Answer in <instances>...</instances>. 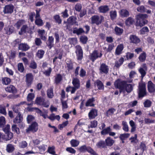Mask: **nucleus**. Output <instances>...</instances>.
I'll list each match as a JSON object with an SVG mask.
<instances>
[{
    "mask_svg": "<svg viewBox=\"0 0 155 155\" xmlns=\"http://www.w3.org/2000/svg\"><path fill=\"white\" fill-rule=\"evenodd\" d=\"M25 21L24 20H19L18 22L15 24V26L18 29H19L20 26L24 24Z\"/></svg>",
    "mask_w": 155,
    "mask_h": 155,
    "instance_id": "c9c22d12",
    "label": "nucleus"
},
{
    "mask_svg": "<svg viewBox=\"0 0 155 155\" xmlns=\"http://www.w3.org/2000/svg\"><path fill=\"white\" fill-rule=\"evenodd\" d=\"M38 128V127L37 123L35 122L29 126L26 129V131L27 133H28L30 131L34 132L37 131Z\"/></svg>",
    "mask_w": 155,
    "mask_h": 155,
    "instance_id": "39448f33",
    "label": "nucleus"
},
{
    "mask_svg": "<svg viewBox=\"0 0 155 155\" xmlns=\"http://www.w3.org/2000/svg\"><path fill=\"white\" fill-rule=\"evenodd\" d=\"M28 45L25 44H21L19 45V49L22 51H26L29 49Z\"/></svg>",
    "mask_w": 155,
    "mask_h": 155,
    "instance_id": "a878e982",
    "label": "nucleus"
},
{
    "mask_svg": "<svg viewBox=\"0 0 155 155\" xmlns=\"http://www.w3.org/2000/svg\"><path fill=\"white\" fill-rule=\"evenodd\" d=\"M94 101V98L89 99L87 101L85 104V106L87 107L94 106V104L93 103Z\"/></svg>",
    "mask_w": 155,
    "mask_h": 155,
    "instance_id": "bb28decb",
    "label": "nucleus"
},
{
    "mask_svg": "<svg viewBox=\"0 0 155 155\" xmlns=\"http://www.w3.org/2000/svg\"><path fill=\"white\" fill-rule=\"evenodd\" d=\"M102 54L101 52L95 51L93 53L91 54L90 55V58L91 60L93 61H94L98 58H100L101 57Z\"/></svg>",
    "mask_w": 155,
    "mask_h": 155,
    "instance_id": "20e7f679",
    "label": "nucleus"
},
{
    "mask_svg": "<svg viewBox=\"0 0 155 155\" xmlns=\"http://www.w3.org/2000/svg\"><path fill=\"white\" fill-rule=\"evenodd\" d=\"M23 120V117L21 113H18L17 116L14 119L13 122L15 124L21 123Z\"/></svg>",
    "mask_w": 155,
    "mask_h": 155,
    "instance_id": "4468645a",
    "label": "nucleus"
},
{
    "mask_svg": "<svg viewBox=\"0 0 155 155\" xmlns=\"http://www.w3.org/2000/svg\"><path fill=\"white\" fill-rule=\"evenodd\" d=\"M2 83L3 84L7 85L9 84L11 81V79L5 77L2 79Z\"/></svg>",
    "mask_w": 155,
    "mask_h": 155,
    "instance_id": "e433bc0d",
    "label": "nucleus"
},
{
    "mask_svg": "<svg viewBox=\"0 0 155 155\" xmlns=\"http://www.w3.org/2000/svg\"><path fill=\"white\" fill-rule=\"evenodd\" d=\"M152 104V102L148 99L146 100L143 102V104L145 107H150Z\"/></svg>",
    "mask_w": 155,
    "mask_h": 155,
    "instance_id": "4c0bfd02",
    "label": "nucleus"
},
{
    "mask_svg": "<svg viewBox=\"0 0 155 155\" xmlns=\"http://www.w3.org/2000/svg\"><path fill=\"white\" fill-rule=\"evenodd\" d=\"M122 124L123 126L122 128L123 130L125 132H128L129 129L127 122L125 121H123L122 122Z\"/></svg>",
    "mask_w": 155,
    "mask_h": 155,
    "instance_id": "f704fd0d",
    "label": "nucleus"
},
{
    "mask_svg": "<svg viewBox=\"0 0 155 155\" xmlns=\"http://www.w3.org/2000/svg\"><path fill=\"white\" fill-rule=\"evenodd\" d=\"M54 149L55 147L54 146L49 147L48 148V151L50 154H54L55 153Z\"/></svg>",
    "mask_w": 155,
    "mask_h": 155,
    "instance_id": "8fccbe9b",
    "label": "nucleus"
},
{
    "mask_svg": "<svg viewBox=\"0 0 155 155\" xmlns=\"http://www.w3.org/2000/svg\"><path fill=\"white\" fill-rule=\"evenodd\" d=\"M136 74V72L133 71H131L129 74V77L130 79L129 80H128L127 82L129 83L131 82L132 81V80H131V79L134 78Z\"/></svg>",
    "mask_w": 155,
    "mask_h": 155,
    "instance_id": "de8ad7c7",
    "label": "nucleus"
},
{
    "mask_svg": "<svg viewBox=\"0 0 155 155\" xmlns=\"http://www.w3.org/2000/svg\"><path fill=\"white\" fill-rule=\"evenodd\" d=\"M35 97V95L33 93H29L27 97V101H29L32 100Z\"/></svg>",
    "mask_w": 155,
    "mask_h": 155,
    "instance_id": "13d9d810",
    "label": "nucleus"
},
{
    "mask_svg": "<svg viewBox=\"0 0 155 155\" xmlns=\"http://www.w3.org/2000/svg\"><path fill=\"white\" fill-rule=\"evenodd\" d=\"M35 22L36 25L39 26H41L43 24L42 20L39 18H36Z\"/></svg>",
    "mask_w": 155,
    "mask_h": 155,
    "instance_id": "e2e57ef3",
    "label": "nucleus"
},
{
    "mask_svg": "<svg viewBox=\"0 0 155 155\" xmlns=\"http://www.w3.org/2000/svg\"><path fill=\"white\" fill-rule=\"evenodd\" d=\"M115 31L117 35H120L123 32V29L117 27H116L115 28Z\"/></svg>",
    "mask_w": 155,
    "mask_h": 155,
    "instance_id": "37998d69",
    "label": "nucleus"
},
{
    "mask_svg": "<svg viewBox=\"0 0 155 155\" xmlns=\"http://www.w3.org/2000/svg\"><path fill=\"white\" fill-rule=\"evenodd\" d=\"M44 51L42 50H38L37 53V56L39 58H42L44 54Z\"/></svg>",
    "mask_w": 155,
    "mask_h": 155,
    "instance_id": "a18cd8bd",
    "label": "nucleus"
},
{
    "mask_svg": "<svg viewBox=\"0 0 155 155\" xmlns=\"http://www.w3.org/2000/svg\"><path fill=\"white\" fill-rule=\"evenodd\" d=\"M75 87H69L66 88V91L67 92L71 91L72 94L74 93L76 89Z\"/></svg>",
    "mask_w": 155,
    "mask_h": 155,
    "instance_id": "4d7b16f0",
    "label": "nucleus"
},
{
    "mask_svg": "<svg viewBox=\"0 0 155 155\" xmlns=\"http://www.w3.org/2000/svg\"><path fill=\"white\" fill-rule=\"evenodd\" d=\"M124 90L127 93H130L133 90V86L131 84H125Z\"/></svg>",
    "mask_w": 155,
    "mask_h": 155,
    "instance_id": "4be33fe9",
    "label": "nucleus"
},
{
    "mask_svg": "<svg viewBox=\"0 0 155 155\" xmlns=\"http://www.w3.org/2000/svg\"><path fill=\"white\" fill-rule=\"evenodd\" d=\"M6 91L10 93H15L16 92V89L15 87L12 85H10L5 88Z\"/></svg>",
    "mask_w": 155,
    "mask_h": 155,
    "instance_id": "dca6fc26",
    "label": "nucleus"
},
{
    "mask_svg": "<svg viewBox=\"0 0 155 155\" xmlns=\"http://www.w3.org/2000/svg\"><path fill=\"white\" fill-rule=\"evenodd\" d=\"M130 134L128 133H124L120 135L119 138L121 140H124L125 138H127L129 137Z\"/></svg>",
    "mask_w": 155,
    "mask_h": 155,
    "instance_id": "79ce46f5",
    "label": "nucleus"
},
{
    "mask_svg": "<svg viewBox=\"0 0 155 155\" xmlns=\"http://www.w3.org/2000/svg\"><path fill=\"white\" fill-rule=\"evenodd\" d=\"M38 33L41 39L43 40L46 39V37L44 35L45 33V31L44 30H38Z\"/></svg>",
    "mask_w": 155,
    "mask_h": 155,
    "instance_id": "c756f323",
    "label": "nucleus"
},
{
    "mask_svg": "<svg viewBox=\"0 0 155 155\" xmlns=\"http://www.w3.org/2000/svg\"><path fill=\"white\" fill-rule=\"evenodd\" d=\"M80 142L76 140L72 139L70 141L72 147H75L78 146Z\"/></svg>",
    "mask_w": 155,
    "mask_h": 155,
    "instance_id": "7c9ffc66",
    "label": "nucleus"
},
{
    "mask_svg": "<svg viewBox=\"0 0 155 155\" xmlns=\"http://www.w3.org/2000/svg\"><path fill=\"white\" fill-rule=\"evenodd\" d=\"M62 76L60 74H58L57 75L55 78V82L58 84L62 80Z\"/></svg>",
    "mask_w": 155,
    "mask_h": 155,
    "instance_id": "09e8293b",
    "label": "nucleus"
},
{
    "mask_svg": "<svg viewBox=\"0 0 155 155\" xmlns=\"http://www.w3.org/2000/svg\"><path fill=\"white\" fill-rule=\"evenodd\" d=\"M139 97H143L146 94L145 85L144 83H140L139 86Z\"/></svg>",
    "mask_w": 155,
    "mask_h": 155,
    "instance_id": "7ed1b4c3",
    "label": "nucleus"
},
{
    "mask_svg": "<svg viewBox=\"0 0 155 155\" xmlns=\"http://www.w3.org/2000/svg\"><path fill=\"white\" fill-rule=\"evenodd\" d=\"M130 42L134 43H138L140 41V39L136 35H131L130 36Z\"/></svg>",
    "mask_w": 155,
    "mask_h": 155,
    "instance_id": "ddd939ff",
    "label": "nucleus"
},
{
    "mask_svg": "<svg viewBox=\"0 0 155 155\" xmlns=\"http://www.w3.org/2000/svg\"><path fill=\"white\" fill-rule=\"evenodd\" d=\"M98 89L100 90H103L104 86L102 82L99 80H97L95 82Z\"/></svg>",
    "mask_w": 155,
    "mask_h": 155,
    "instance_id": "c85d7f7f",
    "label": "nucleus"
},
{
    "mask_svg": "<svg viewBox=\"0 0 155 155\" xmlns=\"http://www.w3.org/2000/svg\"><path fill=\"white\" fill-rule=\"evenodd\" d=\"M88 117L90 119H92L94 118L97 115V111L94 109H91L89 113Z\"/></svg>",
    "mask_w": 155,
    "mask_h": 155,
    "instance_id": "9b49d317",
    "label": "nucleus"
},
{
    "mask_svg": "<svg viewBox=\"0 0 155 155\" xmlns=\"http://www.w3.org/2000/svg\"><path fill=\"white\" fill-rule=\"evenodd\" d=\"M26 82L28 84H30L33 79V76L32 74L29 73L27 74L26 75Z\"/></svg>",
    "mask_w": 155,
    "mask_h": 155,
    "instance_id": "5701e85b",
    "label": "nucleus"
},
{
    "mask_svg": "<svg viewBox=\"0 0 155 155\" xmlns=\"http://www.w3.org/2000/svg\"><path fill=\"white\" fill-rule=\"evenodd\" d=\"M76 53L77 59L81 60L83 58V52L81 47L79 45H77L76 46Z\"/></svg>",
    "mask_w": 155,
    "mask_h": 155,
    "instance_id": "6e6552de",
    "label": "nucleus"
},
{
    "mask_svg": "<svg viewBox=\"0 0 155 155\" xmlns=\"http://www.w3.org/2000/svg\"><path fill=\"white\" fill-rule=\"evenodd\" d=\"M146 58V54L144 52L141 54L139 56V59L140 61L141 62L144 61Z\"/></svg>",
    "mask_w": 155,
    "mask_h": 155,
    "instance_id": "3c124183",
    "label": "nucleus"
},
{
    "mask_svg": "<svg viewBox=\"0 0 155 155\" xmlns=\"http://www.w3.org/2000/svg\"><path fill=\"white\" fill-rule=\"evenodd\" d=\"M7 33L8 34H10L14 31V28L12 26L8 27L6 29Z\"/></svg>",
    "mask_w": 155,
    "mask_h": 155,
    "instance_id": "680f3d73",
    "label": "nucleus"
},
{
    "mask_svg": "<svg viewBox=\"0 0 155 155\" xmlns=\"http://www.w3.org/2000/svg\"><path fill=\"white\" fill-rule=\"evenodd\" d=\"M99 70L100 73L107 74L108 72L109 69L108 66L103 63L101 65Z\"/></svg>",
    "mask_w": 155,
    "mask_h": 155,
    "instance_id": "0eeeda50",
    "label": "nucleus"
},
{
    "mask_svg": "<svg viewBox=\"0 0 155 155\" xmlns=\"http://www.w3.org/2000/svg\"><path fill=\"white\" fill-rule=\"evenodd\" d=\"M134 22V19L130 17L127 18L125 21V24L127 25H130L132 24Z\"/></svg>",
    "mask_w": 155,
    "mask_h": 155,
    "instance_id": "c03bdc74",
    "label": "nucleus"
},
{
    "mask_svg": "<svg viewBox=\"0 0 155 155\" xmlns=\"http://www.w3.org/2000/svg\"><path fill=\"white\" fill-rule=\"evenodd\" d=\"M14 150V147L13 145L9 144L7 145L6 150L8 152L10 153L12 152Z\"/></svg>",
    "mask_w": 155,
    "mask_h": 155,
    "instance_id": "49530a36",
    "label": "nucleus"
},
{
    "mask_svg": "<svg viewBox=\"0 0 155 155\" xmlns=\"http://www.w3.org/2000/svg\"><path fill=\"white\" fill-rule=\"evenodd\" d=\"M61 101L62 104V109L63 110L64 109H66L68 107V106L66 101L63 100V99H61Z\"/></svg>",
    "mask_w": 155,
    "mask_h": 155,
    "instance_id": "69168bd1",
    "label": "nucleus"
},
{
    "mask_svg": "<svg viewBox=\"0 0 155 155\" xmlns=\"http://www.w3.org/2000/svg\"><path fill=\"white\" fill-rule=\"evenodd\" d=\"M13 136V133L11 132H8L6 133V135H3V137L2 138L5 140H8L11 139Z\"/></svg>",
    "mask_w": 155,
    "mask_h": 155,
    "instance_id": "6ab92c4d",
    "label": "nucleus"
},
{
    "mask_svg": "<svg viewBox=\"0 0 155 155\" xmlns=\"http://www.w3.org/2000/svg\"><path fill=\"white\" fill-rule=\"evenodd\" d=\"M12 129L13 131L15 132L17 134H19V129L18 127H17V125H12Z\"/></svg>",
    "mask_w": 155,
    "mask_h": 155,
    "instance_id": "58836bf2",
    "label": "nucleus"
},
{
    "mask_svg": "<svg viewBox=\"0 0 155 155\" xmlns=\"http://www.w3.org/2000/svg\"><path fill=\"white\" fill-rule=\"evenodd\" d=\"M129 124L131 127V132L132 133L134 132L136 130V124L134 122L131 120L129 121Z\"/></svg>",
    "mask_w": 155,
    "mask_h": 155,
    "instance_id": "393cba45",
    "label": "nucleus"
},
{
    "mask_svg": "<svg viewBox=\"0 0 155 155\" xmlns=\"http://www.w3.org/2000/svg\"><path fill=\"white\" fill-rule=\"evenodd\" d=\"M145 123L146 124H150L154 123V120L149 118H145L144 119Z\"/></svg>",
    "mask_w": 155,
    "mask_h": 155,
    "instance_id": "864d4df0",
    "label": "nucleus"
},
{
    "mask_svg": "<svg viewBox=\"0 0 155 155\" xmlns=\"http://www.w3.org/2000/svg\"><path fill=\"white\" fill-rule=\"evenodd\" d=\"M84 32V31L82 28L77 29L75 28L73 31V33L74 34H76L78 35L81 34Z\"/></svg>",
    "mask_w": 155,
    "mask_h": 155,
    "instance_id": "473e14b6",
    "label": "nucleus"
},
{
    "mask_svg": "<svg viewBox=\"0 0 155 155\" xmlns=\"http://www.w3.org/2000/svg\"><path fill=\"white\" fill-rule=\"evenodd\" d=\"M125 82L124 81H121L120 79H118L115 82L114 85L115 87L117 88H119L120 90V93L123 92H125L124 90V86Z\"/></svg>",
    "mask_w": 155,
    "mask_h": 155,
    "instance_id": "f03ea898",
    "label": "nucleus"
},
{
    "mask_svg": "<svg viewBox=\"0 0 155 155\" xmlns=\"http://www.w3.org/2000/svg\"><path fill=\"white\" fill-rule=\"evenodd\" d=\"M14 6L12 5H6L4 8L3 12L5 14H11L13 11Z\"/></svg>",
    "mask_w": 155,
    "mask_h": 155,
    "instance_id": "9d476101",
    "label": "nucleus"
},
{
    "mask_svg": "<svg viewBox=\"0 0 155 155\" xmlns=\"http://www.w3.org/2000/svg\"><path fill=\"white\" fill-rule=\"evenodd\" d=\"M72 84L76 88H78L80 87V82L79 80L77 78H74L72 81Z\"/></svg>",
    "mask_w": 155,
    "mask_h": 155,
    "instance_id": "cd10ccee",
    "label": "nucleus"
},
{
    "mask_svg": "<svg viewBox=\"0 0 155 155\" xmlns=\"http://www.w3.org/2000/svg\"><path fill=\"white\" fill-rule=\"evenodd\" d=\"M76 18L73 16L70 17L67 19V21L68 23L73 25L75 24L76 22Z\"/></svg>",
    "mask_w": 155,
    "mask_h": 155,
    "instance_id": "72a5a7b5",
    "label": "nucleus"
},
{
    "mask_svg": "<svg viewBox=\"0 0 155 155\" xmlns=\"http://www.w3.org/2000/svg\"><path fill=\"white\" fill-rule=\"evenodd\" d=\"M114 47L113 44H109L108 45V47L106 50V52H111Z\"/></svg>",
    "mask_w": 155,
    "mask_h": 155,
    "instance_id": "6e6d98bb",
    "label": "nucleus"
},
{
    "mask_svg": "<svg viewBox=\"0 0 155 155\" xmlns=\"http://www.w3.org/2000/svg\"><path fill=\"white\" fill-rule=\"evenodd\" d=\"M124 48V46L123 44H121L118 45L116 47L115 54L116 55H119L122 53Z\"/></svg>",
    "mask_w": 155,
    "mask_h": 155,
    "instance_id": "f8f14e48",
    "label": "nucleus"
},
{
    "mask_svg": "<svg viewBox=\"0 0 155 155\" xmlns=\"http://www.w3.org/2000/svg\"><path fill=\"white\" fill-rule=\"evenodd\" d=\"M148 88L149 91L152 92L155 90V86L151 81H149L148 83Z\"/></svg>",
    "mask_w": 155,
    "mask_h": 155,
    "instance_id": "2eb2a0df",
    "label": "nucleus"
},
{
    "mask_svg": "<svg viewBox=\"0 0 155 155\" xmlns=\"http://www.w3.org/2000/svg\"><path fill=\"white\" fill-rule=\"evenodd\" d=\"M111 131V129L110 127H107L105 129H104L101 132V134L103 135L109 134L110 131Z\"/></svg>",
    "mask_w": 155,
    "mask_h": 155,
    "instance_id": "2f4dec72",
    "label": "nucleus"
},
{
    "mask_svg": "<svg viewBox=\"0 0 155 155\" xmlns=\"http://www.w3.org/2000/svg\"><path fill=\"white\" fill-rule=\"evenodd\" d=\"M81 42L85 44L87 40V37L84 36L81 37L80 38Z\"/></svg>",
    "mask_w": 155,
    "mask_h": 155,
    "instance_id": "774afa93",
    "label": "nucleus"
},
{
    "mask_svg": "<svg viewBox=\"0 0 155 155\" xmlns=\"http://www.w3.org/2000/svg\"><path fill=\"white\" fill-rule=\"evenodd\" d=\"M147 69V67L146 64H142L139 69V71L140 73L142 78H143L146 74Z\"/></svg>",
    "mask_w": 155,
    "mask_h": 155,
    "instance_id": "1a4fd4ad",
    "label": "nucleus"
},
{
    "mask_svg": "<svg viewBox=\"0 0 155 155\" xmlns=\"http://www.w3.org/2000/svg\"><path fill=\"white\" fill-rule=\"evenodd\" d=\"M66 150L72 154H75L76 153V150L71 147H68L66 148Z\"/></svg>",
    "mask_w": 155,
    "mask_h": 155,
    "instance_id": "0e129e2a",
    "label": "nucleus"
},
{
    "mask_svg": "<svg viewBox=\"0 0 155 155\" xmlns=\"http://www.w3.org/2000/svg\"><path fill=\"white\" fill-rule=\"evenodd\" d=\"M6 123L5 118L3 116L0 117V127H3Z\"/></svg>",
    "mask_w": 155,
    "mask_h": 155,
    "instance_id": "ea45409f",
    "label": "nucleus"
},
{
    "mask_svg": "<svg viewBox=\"0 0 155 155\" xmlns=\"http://www.w3.org/2000/svg\"><path fill=\"white\" fill-rule=\"evenodd\" d=\"M54 41V38L52 36H49V37L47 45L50 49L53 46Z\"/></svg>",
    "mask_w": 155,
    "mask_h": 155,
    "instance_id": "aec40b11",
    "label": "nucleus"
},
{
    "mask_svg": "<svg viewBox=\"0 0 155 155\" xmlns=\"http://www.w3.org/2000/svg\"><path fill=\"white\" fill-rule=\"evenodd\" d=\"M35 117L31 115H28L27 117V120L28 123H30L31 121L34 120Z\"/></svg>",
    "mask_w": 155,
    "mask_h": 155,
    "instance_id": "052dcab7",
    "label": "nucleus"
},
{
    "mask_svg": "<svg viewBox=\"0 0 155 155\" xmlns=\"http://www.w3.org/2000/svg\"><path fill=\"white\" fill-rule=\"evenodd\" d=\"M104 18L103 16L95 15L92 17V21L93 23H96L98 25L101 23L104 20Z\"/></svg>",
    "mask_w": 155,
    "mask_h": 155,
    "instance_id": "423d86ee",
    "label": "nucleus"
},
{
    "mask_svg": "<svg viewBox=\"0 0 155 155\" xmlns=\"http://www.w3.org/2000/svg\"><path fill=\"white\" fill-rule=\"evenodd\" d=\"M45 99L44 97H40L36 98L35 103L37 105H42L45 101Z\"/></svg>",
    "mask_w": 155,
    "mask_h": 155,
    "instance_id": "f3484780",
    "label": "nucleus"
},
{
    "mask_svg": "<svg viewBox=\"0 0 155 155\" xmlns=\"http://www.w3.org/2000/svg\"><path fill=\"white\" fill-rule=\"evenodd\" d=\"M18 70L21 72H22L24 68L22 63H19L18 64Z\"/></svg>",
    "mask_w": 155,
    "mask_h": 155,
    "instance_id": "5fc2aeb1",
    "label": "nucleus"
},
{
    "mask_svg": "<svg viewBox=\"0 0 155 155\" xmlns=\"http://www.w3.org/2000/svg\"><path fill=\"white\" fill-rule=\"evenodd\" d=\"M105 146V143L104 141H100L97 143L96 146L98 148H103Z\"/></svg>",
    "mask_w": 155,
    "mask_h": 155,
    "instance_id": "bf43d9fd",
    "label": "nucleus"
},
{
    "mask_svg": "<svg viewBox=\"0 0 155 155\" xmlns=\"http://www.w3.org/2000/svg\"><path fill=\"white\" fill-rule=\"evenodd\" d=\"M109 10V8L107 5H103L100 6L99 8V10L100 12L105 13Z\"/></svg>",
    "mask_w": 155,
    "mask_h": 155,
    "instance_id": "412c9836",
    "label": "nucleus"
},
{
    "mask_svg": "<svg viewBox=\"0 0 155 155\" xmlns=\"http://www.w3.org/2000/svg\"><path fill=\"white\" fill-rule=\"evenodd\" d=\"M110 15L111 18L114 19L117 16V12L115 11H112L110 12Z\"/></svg>",
    "mask_w": 155,
    "mask_h": 155,
    "instance_id": "603ef678",
    "label": "nucleus"
},
{
    "mask_svg": "<svg viewBox=\"0 0 155 155\" xmlns=\"http://www.w3.org/2000/svg\"><path fill=\"white\" fill-rule=\"evenodd\" d=\"M48 97L50 98H52L54 96L53 89L52 88H50L48 89L47 91Z\"/></svg>",
    "mask_w": 155,
    "mask_h": 155,
    "instance_id": "a19ab883",
    "label": "nucleus"
},
{
    "mask_svg": "<svg viewBox=\"0 0 155 155\" xmlns=\"http://www.w3.org/2000/svg\"><path fill=\"white\" fill-rule=\"evenodd\" d=\"M146 14H139L137 16L136 26L142 27L147 24L148 21L145 18H148Z\"/></svg>",
    "mask_w": 155,
    "mask_h": 155,
    "instance_id": "f257e3e1",
    "label": "nucleus"
},
{
    "mask_svg": "<svg viewBox=\"0 0 155 155\" xmlns=\"http://www.w3.org/2000/svg\"><path fill=\"white\" fill-rule=\"evenodd\" d=\"M119 13L120 15L122 17H126L129 15L128 12L125 9L121 10Z\"/></svg>",
    "mask_w": 155,
    "mask_h": 155,
    "instance_id": "b1692460",
    "label": "nucleus"
},
{
    "mask_svg": "<svg viewBox=\"0 0 155 155\" xmlns=\"http://www.w3.org/2000/svg\"><path fill=\"white\" fill-rule=\"evenodd\" d=\"M106 145L111 147L114 143V140L110 137H107L105 140Z\"/></svg>",
    "mask_w": 155,
    "mask_h": 155,
    "instance_id": "a211bd4d",
    "label": "nucleus"
},
{
    "mask_svg": "<svg viewBox=\"0 0 155 155\" xmlns=\"http://www.w3.org/2000/svg\"><path fill=\"white\" fill-rule=\"evenodd\" d=\"M137 11L140 12H144L145 11H146V8L143 6L141 5L138 7L137 8Z\"/></svg>",
    "mask_w": 155,
    "mask_h": 155,
    "instance_id": "338daca9",
    "label": "nucleus"
}]
</instances>
